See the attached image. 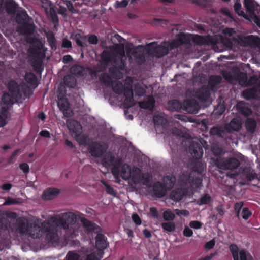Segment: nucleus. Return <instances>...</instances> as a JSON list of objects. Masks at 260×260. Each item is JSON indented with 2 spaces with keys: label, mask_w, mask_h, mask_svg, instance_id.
Returning a JSON list of instances; mask_svg holds the SVG:
<instances>
[{
  "label": "nucleus",
  "mask_w": 260,
  "mask_h": 260,
  "mask_svg": "<svg viewBox=\"0 0 260 260\" xmlns=\"http://www.w3.org/2000/svg\"><path fill=\"white\" fill-rule=\"evenodd\" d=\"M76 215L72 212L64 213L62 217H54L48 222L41 223L38 219L27 220L20 218L17 220L18 229L23 234L34 238H39L46 233V238L51 242H57L63 233L66 236L74 238L80 232V226L76 223Z\"/></svg>",
  "instance_id": "obj_1"
},
{
  "label": "nucleus",
  "mask_w": 260,
  "mask_h": 260,
  "mask_svg": "<svg viewBox=\"0 0 260 260\" xmlns=\"http://www.w3.org/2000/svg\"><path fill=\"white\" fill-rule=\"evenodd\" d=\"M107 146L105 144L93 143L90 146V153L91 155L98 158L97 162L106 168L112 167V173L119 182L120 176L123 179L127 181L131 185H136L142 183L149 185L146 180L142 176L140 169L131 167L129 165L123 163L122 160L115 159L110 153H106Z\"/></svg>",
  "instance_id": "obj_2"
},
{
  "label": "nucleus",
  "mask_w": 260,
  "mask_h": 260,
  "mask_svg": "<svg viewBox=\"0 0 260 260\" xmlns=\"http://www.w3.org/2000/svg\"><path fill=\"white\" fill-rule=\"evenodd\" d=\"M204 170L203 164L197 162L192 167L191 173L186 176L180 175V202L184 197H192L194 190L200 187Z\"/></svg>",
  "instance_id": "obj_3"
},
{
  "label": "nucleus",
  "mask_w": 260,
  "mask_h": 260,
  "mask_svg": "<svg viewBox=\"0 0 260 260\" xmlns=\"http://www.w3.org/2000/svg\"><path fill=\"white\" fill-rule=\"evenodd\" d=\"M101 58L105 63L113 61L116 68L123 69L124 67V61L126 59L123 46L116 45L106 48L103 52Z\"/></svg>",
  "instance_id": "obj_4"
},
{
  "label": "nucleus",
  "mask_w": 260,
  "mask_h": 260,
  "mask_svg": "<svg viewBox=\"0 0 260 260\" xmlns=\"http://www.w3.org/2000/svg\"><path fill=\"white\" fill-rule=\"evenodd\" d=\"M242 127V121L240 117L236 116L233 118L229 122L226 123L222 126L216 125L212 127L210 130V134L212 136L226 139L228 133L239 132Z\"/></svg>",
  "instance_id": "obj_5"
},
{
  "label": "nucleus",
  "mask_w": 260,
  "mask_h": 260,
  "mask_svg": "<svg viewBox=\"0 0 260 260\" xmlns=\"http://www.w3.org/2000/svg\"><path fill=\"white\" fill-rule=\"evenodd\" d=\"M179 46V38L177 37L175 40L169 44L166 42L156 46L155 42L151 43L148 45L150 53L153 54L156 57L159 58L166 55L169 49H173Z\"/></svg>",
  "instance_id": "obj_6"
},
{
  "label": "nucleus",
  "mask_w": 260,
  "mask_h": 260,
  "mask_svg": "<svg viewBox=\"0 0 260 260\" xmlns=\"http://www.w3.org/2000/svg\"><path fill=\"white\" fill-rule=\"evenodd\" d=\"M67 124L72 136L80 145H85L87 142V138L82 134L81 125L74 120H68Z\"/></svg>",
  "instance_id": "obj_7"
},
{
  "label": "nucleus",
  "mask_w": 260,
  "mask_h": 260,
  "mask_svg": "<svg viewBox=\"0 0 260 260\" xmlns=\"http://www.w3.org/2000/svg\"><path fill=\"white\" fill-rule=\"evenodd\" d=\"M113 91L117 93H121L123 91L125 96L124 105L126 108H129L134 104L132 87L129 85L123 89L122 84L119 81H115L112 83Z\"/></svg>",
  "instance_id": "obj_8"
},
{
  "label": "nucleus",
  "mask_w": 260,
  "mask_h": 260,
  "mask_svg": "<svg viewBox=\"0 0 260 260\" xmlns=\"http://www.w3.org/2000/svg\"><path fill=\"white\" fill-rule=\"evenodd\" d=\"M154 122L156 129H158L159 126H162L163 128L162 133L168 134L169 136L174 137L176 139H178L179 131L178 129L179 124L176 123L175 126H172L170 128L169 131H167L166 128L164 126L166 123V120L165 118L160 115H156L153 118Z\"/></svg>",
  "instance_id": "obj_9"
},
{
  "label": "nucleus",
  "mask_w": 260,
  "mask_h": 260,
  "mask_svg": "<svg viewBox=\"0 0 260 260\" xmlns=\"http://www.w3.org/2000/svg\"><path fill=\"white\" fill-rule=\"evenodd\" d=\"M229 248L233 260H253V257L249 252L244 249L239 250L236 244H231Z\"/></svg>",
  "instance_id": "obj_10"
},
{
  "label": "nucleus",
  "mask_w": 260,
  "mask_h": 260,
  "mask_svg": "<svg viewBox=\"0 0 260 260\" xmlns=\"http://www.w3.org/2000/svg\"><path fill=\"white\" fill-rule=\"evenodd\" d=\"M217 166L222 169L233 170L237 168L240 165L239 160L234 157L222 159L217 160Z\"/></svg>",
  "instance_id": "obj_11"
},
{
  "label": "nucleus",
  "mask_w": 260,
  "mask_h": 260,
  "mask_svg": "<svg viewBox=\"0 0 260 260\" xmlns=\"http://www.w3.org/2000/svg\"><path fill=\"white\" fill-rule=\"evenodd\" d=\"M189 151L191 156L196 159H199L203 155V149L201 144L192 142L189 147Z\"/></svg>",
  "instance_id": "obj_12"
},
{
  "label": "nucleus",
  "mask_w": 260,
  "mask_h": 260,
  "mask_svg": "<svg viewBox=\"0 0 260 260\" xmlns=\"http://www.w3.org/2000/svg\"><path fill=\"white\" fill-rule=\"evenodd\" d=\"M186 111L190 113H197L200 109L198 102L194 99H188L184 103Z\"/></svg>",
  "instance_id": "obj_13"
},
{
  "label": "nucleus",
  "mask_w": 260,
  "mask_h": 260,
  "mask_svg": "<svg viewBox=\"0 0 260 260\" xmlns=\"http://www.w3.org/2000/svg\"><path fill=\"white\" fill-rule=\"evenodd\" d=\"M195 95L201 102H205L210 95V89L208 87L203 86L196 91Z\"/></svg>",
  "instance_id": "obj_14"
},
{
  "label": "nucleus",
  "mask_w": 260,
  "mask_h": 260,
  "mask_svg": "<svg viewBox=\"0 0 260 260\" xmlns=\"http://www.w3.org/2000/svg\"><path fill=\"white\" fill-rule=\"evenodd\" d=\"M244 6L250 15L255 13L256 11L258 14L259 13L258 9H260V7L259 8L258 4L254 0H244Z\"/></svg>",
  "instance_id": "obj_15"
},
{
  "label": "nucleus",
  "mask_w": 260,
  "mask_h": 260,
  "mask_svg": "<svg viewBox=\"0 0 260 260\" xmlns=\"http://www.w3.org/2000/svg\"><path fill=\"white\" fill-rule=\"evenodd\" d=\"M57 105L60 110H61L63 112L64 116L67 117L70 116V113H68V111L70 107L69 103L66 98H59L58 101Z\"/></svg>",
  "instance_id": "obj_16"
},
{
  "label": "nucleus",
  "mask_w": 260,
  "mask_h": 260,
  "mask_svg": "<svg viewBox=\"0 0 260 260\" xmlns=\"http://www.w3.org/2000/svg\"><path fill=\"white\" fill-rule=\"evenodd\" d=\"M96 248L95 250H99L101 251L102 249H105L107 247V243L105 236L101 234H98L96 236Z\"/></svg>",
  "instance_id": "obj_17"
},
{
  "label": "nucleus",
  "mask_w": 260,
  "mask_h": 260,
  "mask_svg": "<svg viewBox=\"0 0 260 260\" xmlns=\"http://www.w3.org/2000/svg\"><path fill=\"white\" fill-rule=\"evenodd\" d=\"M257 123L255 119L251 118H247L245 122V126L247 132L249 133H254Z\"/></svg>",
  "instance_id": "obj_18"
},
{
  "label": "nucleus",
  "mask_w": 260,
  "mask_h": 260,
  "mask_svg": "<svg viewBox=\"0 0 260 260\" xmlns=\"http://www.w3.org/2000/svg\"><path fill=\"white\" fill-rule=\"evenodd\" d=\"M153 192L155 196L158 197L164 196L166 194V189L165 186H162L159 182H156L153 185Z\"/></svg>",
  "instance_id": "obj_19"
},
{
  "label": "nucleus",
  "mask_w": 260,
  "mask_h": 260,
  "mask_svg": "<svg viewBox=\"0 0 260 260\" xmlns=\"http://www.w3.org/2000/svg\"><path fill=\"white\" fill-rule=\"evenodd\" d=\"M257 92V89L255 87H252L244 90L242 92V95L245 99L250 100L256 98Z\"/></svg>",
  "instance_id": "obj_20"
},
{
  "label": "nucleus",
  "mask_w": 260,
  "mask_h": 260,
  "mask_svg": "<svg viewBox=\"0 0 260 260\" xmlns=\"http://www.w3.org/2000/svg\"><path fill=\"white\" fill-rule=\"evenodd\" d=\"M60 191L57 188H50L46 189L44 192V198L46 200H52L56 197L59 193Z\"/></svg>",
  "instance_id": "obj_21"
},
{
  "label": "nucleus",
  "mask_w": 260,
  "mask_h": 260,
  "mask_svg": "<svg viewBox=\"0 0 260 260\" xmlns=\"http://www.w3.org/2000/svg\"><path fill=\"white\" fill-rule=\"evenodd\" d=\"M34 30V28L32 25L26 23L20 26L18 29V31L20 34L27 36L31 35Z\"/></svg>",
  "instance_id": "obj_22"
},
{
  "label": "nucleus",
  "mask_w": 260,
  "mask_h": 260,
  "mask_svg": "<svg viewBox=\"0 0 260 260\" xmlns=\"http://www.w3.org/2000/svg\"><path fill=\"white\" fill-rule=\"evenodd\" d=\"M155 104V100L153 96H148L147 99L143 102L139 103V106L142 108L152 109Z\"/></svg>",
  "instance_id": "obj_23"
},
{
  "label": "nucleus",
  "mask_w": 260,
  "mask_h": 260,
  "mask_svg": "<svg viewBox=\"0 0 260 260\" xmlns=\"http://www.w3.org/2000/svg\"><path fill=\"white\" fill-rule=\"evenodd\" d=\"M193 42L198 45L208 44L209 43H213L212 40L208 38L203 37L200 35H196L193 39Z\"/></svg>",
  "instance_id": "obj_24"
},
{
  "label": "nucleus",
  "mask_w": 260,
  "mask_h": 260,
  "mask_svg": "<svg viewBox=\"0 0 260 260\" xmlns=\"http://www.w3.org/2000/svg\"><path fill=\"white\" fill-rule=\"evenodd\" d=\"M8 88L11 94L17 96L19 93V87L18 84L13 80H11L8 84Z\"/></svg>",
  "instance_id": "obj_25"
},
{
  "label": "nucleus",
  "mask_w": 260,
  "mask_h": 260,
  "mask_svg": "<svg viewBox=\"0 0 260 260\" xmlns=\"http://www.w3.org/2000/svg\"><path fill=\"white\" fill-rule=\"evenodd\" d=\"M175 178L173 175L166 176L164 178V186L167 189H170L174 185Z\"/></svg>",
  "instance_id": "obj_26"
},
{
  "label": "nucleus",
  "mask_w": 260,
  "mask_h": 260,
  "mask_svg": "<svg viewBox=\"0 0 260 260\" xmlns=\"http://www.w3.org/2000/svg\"><path fill=\"white\" fill-rule=\"evenodd\" d=\"M102 257V251L94 249L93 251L87 254L85 260H100Z\"/></svg>",
  "instance_id": "obj_27"
},
{
  "label": "nucleus",
  "mask_w": 260,
  "mask_h": 260,
  "mask_svg": "<svg viewBox=\"0 0 260 260\" xmlns=\"http://www.w3.org/2000/svg\"><path fill=\"white\" fill-rule=\"evenodd\" d=\"M225 110V106L224 102L222 100H220L218 105L215 107L214 112L218 115H221Z\"/></svg>",
  "instance_id": "obj_28"
},
{
  "label": "nucleus",
  "mask_w": 260,
  "mask_h": 260,
  "mask_svg": "<svg viewBox=\"0 0 260 260\" xmlns=\"http://www.w3.org/2000/svg\"><path fill=\"white\" fill-rule=\"evenodd\" d=\"M134 91L136 95L138 96H142L145 93V86L142 83H138L134 84Z\"/></svg>",
  "instance_id": "obj_29"
},
{
  "label": "nucleus",
  "mask_w": 260,
  "mask_h": 260,
  "mask_svg": "<svg viewBox=\"0 0 260 260\" xmlns=\"http://www.w3.org/2000/svg\"><path fill=\"white\" fill-rule=\"evenodd\" d=\"M82 222L83 224V227L87 232H91L94 231L96 228V225L95 224L92 223L91 222L86 219H83L82 220Z\"/></svg>",
  "instance_id": "obj_30"
},
{
  "label": "nucleus",
  "mask_w": 260,
  "mask_h": 260,
  "mask_svg": "<svg viewBox=\"0 0 260 260\" xmlns=\"http://www.w3.org/2000/svg\"><path fill=\"white\" fill-rule=\"evenodd\" d=\"M17 96H14L13 94L10 95L9 93H5L3 96L2 100L6 105H12Z\"/></svg>",
  "instance_id": "obj_31"
},
{
  "label": "nucleus",
  "mask_w": 260,
  "mask_h": 260,
  "mask_svg": "<svg viewBox=\"0 0 260 260\" xmlns=\"http://www.w3.org/2000/svg\"><path fill=\"white\" fill-rule=\"evenodd\" d=\"M234 8L235 12L239 16H243L246 19H248L247 16L245 14L244 12L241 10V4L239 0H236L234 6Z\"/></svg>",
  "instance_id": "obj_32"
},
{
  "label": "nucleus",
  "mask_w": 260,
  "mask_h": 260,
  "mask_svg": "<svg viewBox=\"0 0 260 260\" xmlns=\"http://www.w3.org/2000/svg\"><path fill=\"white\" fill-rule=\"evenodd\" d=\"M243 172L245 173L246 178L249 181H251L257 178V174L253 171H250V169L248 168H245L243 170Z\"/></svg>",
  "instance_id": "obj_33"
},
{
  "label": "nucleus",
  "mask_w": 260,
  "mask_h": 260,
  "mask_svg": "<svg viewBox=\"0 0 260 260\" xmlns=\"http://www.w3.org/2000/svg\"><path fill=\"white\" fill-rule=\"evenodd\" d=\"M167 107L171 111H178L179 109V102L175 100H170L168 103Z\"/></svg>",
  "instance_id": "obj_34"
},
{
  "label": "nucleus",
  "mask_w": 260,
  "mask_h": 260,
  "mask_svg": "<svg viewBox=\"0 0 260 260\" xmlns=\"http://www.w3.org/2000/svg\"><path fill=\"white\" fill-rule=\"evenodd\" d=\"M239 112L245 117L250 116L252 114L251 109L246 106H240L239 107Z\"/></svg>",
  "instance_id": "obj_35"
},
{
  "label": "nucleus",
  "mask_w": 260,
  "mask_h": 260,
  "mask_svg": "<svg viewBox=\"0 0 260 260\" xmlns=\"http://www.w3.org/2000/svg\"><path fill=\"white\" fill-rule=\"evenodd\" d=\"M25 80L29 84L31 85H36L37 84V79L36 76L31 73H27L25 75Z\"/></svg>",
  "instance_id": "obj_36"
},
{
  "label": "nucleus",
  "mask_w": 260,
  "mask_h": 260,
  "mask_svg": "<svg viewBox=\"0 0 260 260\" xmlns=\"http://www.w3.org/2000/svg\"><path fill=\"white\" fill-rule=\"evenodd\" d=\"M211 200V197L208 194H205L199 200L198 203L199 205H207L209 204Z\"/></svg>",
  "instance_id": "obj_37"
},
{
  "label": "nucleus",
  "mask_w": 260,
  "mask_h": 260,
  "mask_svg": "<svg viewBox=\"0 0 260 260\" xmlns=\"http://www.w3.org/2000/svg\"><path fill=\"white\" fill-rule=\"evenodd\" d=\"M236 79L240 84H245L247 81V75L244 72H239L236 76Z\"/></svg>",
  "instance_id": "obj_38"
},
{
  "label": "nucleus",
  "mask_w": 260,
  "mask_h": 260,
  "mask_svg": "<svg viewBox=\"0 0 260 260\" xmlns=\"http://www.w3.org/2000/svg\"><path fill=\"white\" fill-rule=\"evenodd\" d=\"M27 41L31 44H32L34 46L37 47V49L40 51L43 48V44L38 40L31 38H27Z\"/></svg>",
  "instance_id": "obj_39"
},
{
  "label": "nucleus",
  "mask_w": 260,
  "mask_h": 260,
  "mask_svg": "<svg viewBox=\"0 0 260 260\" xmlns=\"http://www.w3.org/2000/svg\"><path fill=\"white\" fill-rule=\"evenodd\" d=\"M66 260H81L79 255L75 252L70 251L66 256Z\"/></svg>",
  "instance_id": "obj_40"
},
{
  "label": "nucleus",
  "mask_w": 260,
  "mask_h": 260,
  "mask_svg": "<svg viewBox=\"0 0 260 260\" xmlns=\"http://www.w3.org/2000/svg\"><path fill=\"white\" fill-rule=\"evenodd\" d=\"M252 215V213L247 207L243 208L242 211V217L244 220H247Z\"/></svg>",
  "instance_id": "obj_41"
},
{
  "label": "nucleus",
  "mask_w": 260,
  "mask_h": 260,
  "mask_svg": "<svg viewBox=\"0 0 260 260\" xmlns=\"http://www.w3.org/2000/svg\"><path fill=\"white\" fill-rule=\"evenodd\" d=\"M162 227L164 230L168 232H172L175 230L174 224L170 222L162 223Z\"/></svg>",
  "instance_id": "obj_42"
},
{
  "label": "nucleus",
  "mask_w": 260,
  "mask_h": 260,
  "mask_svg": "<svg viewBox=\"0 0 260 260\" xmlns=\"http://www.w3.org/2000/svg\"><path fill=\"white\" fill-rule=\"evenodd\" d=\"M46 36L47 40L50 45L52 48H53L54 47H55V38L51 32H49L47 34Z\"/></svg>",
  "instance_id": "obj_43"
},
{
  "label": "nucleus",
  "mask_w": 260,
  "mask_h": 260,
  "mask_svg": "<svg viewBox=\"0 0 260 260\" xmlns=\"http://www.w3.org/2000/svg\"><path fill=\"white\" fill-rule=\"evenodd\" d=\"M175 215L169 211H165L163 214V217L165 220H171L174 219Z\"/></svg>",
  "instance_id": "obj_44"
},
{
  "label": "nucleus",
  "mask_w": 260,
  "mask_h": 260,
  "mask_svg": "<svg viewBox=\"0 0 260 260\" xmlns=\"http://www.w3.org/2000/svg\"><path fill=\"white\" fill-rule=\"evenodd\" d=\"M82 68L79 66H74L71 68V72L75 75H80L82 74Z\"/></svg>",
  "instance_id": "obj_45"
},
{
  "label": "nucleus",
  "mask_w": 260,
  "mask_h": 260,
  "mask_svg": "<svg viewBox=\"0 0 260 260\" xmlns=\"http://www.w3.org/2000/svg\"><path fill=\"white\" fill-rule=\"evenodd\" d=\"M189 225L191 228L200 229L202 228L203 223L199 221H191Z\"/></svg>",
  "instance_id": "obj_46"
},
{
  "label": "nucleus",
  "mask_w": 260,
  "mask_h": 260,
  "mask_svg": "<svg viewBox=\"0 0 260 260\" xmlns=\"http://www.w3.org/2000/svg\"><path fill=\"white\" fill-rule=\"evenodd\" d=\"M220 77L218 76H212L210 78L209 84L215 85L219 83L220 81Z\"/></svg>",
  "instance_id": "obj_47"
},
{
  "label": "nucleus",
  "mask_w": 260,
  "mask_h": 260,
  "mask_svg": "<svg viewBox=\"0 0 260 260\" xmlns=\"http://www.w3.org/2000/svg\"><path fill=\"white\" fill-rule=\"evenodd\" d=\"M101 182L104 184L106 187V192L111 195H114L115 194L113 188L108 184L104 180H102Z\"/></svg>",
  "instance_id": "obj_48"
},
{
  "label": "nucleus",
  "mask_w": 260,
  "mask_h": 260,
  "mask_svg": "<svg viewBox=\"0 0 260 260\" xmlns=\"http://www.w3.org/2000/svg\"><path fill=\"white\" fill-rule=\"evenodd\" d=\"M170 199L175 202L179 201V191L178 189H175L172 191L170 194Z\"/></svg>",
  "instance_id": "obj_49"
},
{
  "label": "nucleus",
  "mask_w": 260,
  "mask_h": 260,
  "mask_svg": "<svg viewBox=\"0 0 260 260\" xmlns=\"http://www.w3.org/2000/svg\"><path fill=\"white\" fill-rule=\"evenodd\" d=\"M252 21L260 28V18L256 14V13L250 15Z\"/></svg>",
  "instance_id": "obj_50"
},
{
  "label": "nucleus",
  "mask_w": 260,
  "mask_h": 260,
  "mask_svg": "<svg viewBox=\"0 0 260 260\" xmlns=\"http://www.w3.org/2000/svg\"><path fill=\"white\" fill-rule=\"evenodd\" d=\"M215 245V241L214 239H212L210 241L206 243L205 245V248L207 249L210 250L212 249Z\"/></svg>",
  "instance_id": "obj_51"
},
{
  "label": "nucleus",
  "mask_w": 260,
  "mask_h": 260,
  "mask_svg": "<svg viewBox=\"0 0 260 260\" xmlns=\"http://www.w3.org/2000/svg\"><path fill=\"white\" fill-rule=\"evenodd\" d=\"M132 219L137 225H140L141 224V220L137 214H134L132 215Z\"/></svg>",
  "instance_id": "obj_52"
},
{
  "label": "nucleus",
  "mask_w": 260,
  "mask_h": 260,
  "mask_svg": "<svg viewBox=\"0 0 260 260\" xmlns=\"http://www.w3.org/2000/svg\"><path fill=\"white\" fill-rule=\"evenodd\" d=\"M17 203H18V202L16 199L11 198H8L7 199V200L4 202L3 205H13L16 204Z\"/></svg>",
  "instance_id": "obj_53"
},
{
  "label": "nucleus",
  "mask_w": 260,
  "mask_h": 260,
  "mask_svg": "<svg viewBox=\"0 0 260 260\" xmlns=\"http://www.w3.org/2000/svg\"><path fill=\"white\" fill-rule=\"evenodd\" d=\"M20 168L24 173H28L29 172V167L26 163H23L20 165Z\"/></svg>",
  "instance_id": "obj_54"
},
{
  "label": "nucleus",
  "mask_w": 260,
  "mask_h": 260,
  "mask_svg": "<svg viewBox=\"0 0 260 260\" xmlns=\"http://www.w3.org/2000/svg\"><path fill=\"white\" fill-rule=\"evenodd\" d=\"M183 234L185 236L189 237L192 235L193 231L189 228L186 227L183 231Z\"/></svg>",
  "instance_id": "obj_55"
},
{
  "label": "nucleus",
  "mask_w": 260,
  "mask_h": 260,
  "mask_svg": "<svg viewBox=\"0 0 260 260\" xmlns=\"http://www.w3.org/2000/svg\"><path fill=\"white\" fill-rule=\"evenodd\" d=\"M5 111H3L2 113L3 116L2 115H0V127H3L6 124V122L5 121V119L3 117L4 116H5V113L7 111V108L6 107H5Z\"/></svg>",
  "instance_id": "obj_56"
},
{
  "label": "nucleus",
  "mask_w": 260,
  "mask_h": 260,
  "mask_svg": "<svg viewBox=\"0 0 260 260\" xmlns=\"http://www.w3.org/2000/svg\"><path fill=\"white\" fill-rule=\"evenodd\" d=\"M243 206L244 203L243 202L235 203L234 205V211H240Z\"/></svg>",
  "instance_id": "obj_57"
},
{
  "label": "nucleus",
  "mask_w": 260,
  "mask_h": 260,
  "mask_svg": "<svg viewBox=\"0 0 260 260\" xmlns=\"http://www.w3.org/2000/svg\"><path fill=\"white\" fill-rule=\"evenodd\" d=\"M249 39L255 44H260V38L258 36H250L249 37Z\"/></svg>",
  "instance_id": "obj_58"
},
{
  "label": "nucleus",
  "mask_w": 260,
  "mask_h": 260,
  "mask_svg": "<svg viewBox=\"0 0 260 260\" xmlns=\"http://www.w3.org/2000/svg\"><path fill=\"white\" fill-rule=\"evenodd\" d=\"M128 4V1L124 0L121 2H116V5L117 7L122 8L126 7Z\"/></svg>",
  "instance_id": "obj_59"
},
{
  "label": "nucleus",
  "mask_w": 260,
  "mask_h": 260,
  "mask_svg": "<svg viewBox=\"0 0 260 260\" xmlns=\"http://www.w3.org/2000/svg\"><path fill=\"white\" fill-rule=\"evenodd\" d=\"M89 42L91 44H96L98 42V38L95 36H91L89 38Z\"/></svg>",
  "instance_id": "obj_60"
},
{
  "label": "nucleus",
  "mask_w": 260,
  "mask_h": 260,
  "mask_svg": "<svg viewBox=\"0 0 260 260\" xmlns=\"http://www.w3.org/2000/svg\"><path fill=\"white\" fill-rule=\"evenodd\" d=\"M72 46L71 42L67 39H64L62 41V46L64 48H69Z\"/></svg>",
  "instance_id": "obj_61"
},
{
  "label": "nucleus",
  "mask_w": 260,
  "mask_h": 260,
  "mask_svg": "<svg viewBox=\"0 0 260 260\" xmlns=\"http://www.w3.org/2000/svg\"><path fill=\"white\" fill-rule=\"evenodd\" d=\"M40 135L43 137L50 138V134L49 131L47 130H42L40 132Z\"/></svg>",
  "instance_id": "obj_62"
},
{
  "label": "nucleus",
  "mask_w": 260,
  "mask_h": 260,
  "mask_svg": "<svg viewBox=\"0 0 260 260\" xmlns=\"http://www.w3.org/2000/svg\"><path fill=\"white\" fill-rule=\"evenodd\" d=\"M216 254V252L211 253L210 255H206L204 257L200 258L199 260H211Z\"/></svg>",
  "instance_id": "obj_63"
},
{
  "label": "nucleus",
  "mask_w": 260,
  "mask_h": 260,
  "mask_svg": "<svg viewBox=\"0 0 260 260\" xmlns=\"http://www.w3.org/2000/svg\"><path fill=\"white\" fill-rule=\"evenodd\" d=\"M216 254V252L211 253L210 255H206L204 257L200 258L199 260H211Z\"/></svg>",
  "instance_id": "obj_64"
}]
</instances>
